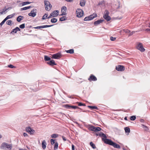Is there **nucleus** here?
I'll return each mask as SVG.
<instances>
[{"label":"nucleus","mask_w":150,"mask_h":150,"mask_svg":"<svg viewBox=\"0 0 150 150\" xmlns=\"http://www.w3.org/2000/svg\"><path fill=\"white\" fill-rule=\"evenodd\" d=\"M44 2L45 3V10L47 11H50L52 7V5L48 1L45 0L44 1Z\"/></svg>","instance_id":"1"},{"label":"nucleus","mask_w":150,"mask_h":150,"mask_svg":"<svg viewBox=\"0 0 150 150\" xmlns=\"http://www.w3.org/2000/svg\"><path fill=\"white\" fill-rule=\"evenodd\" d=\"M0 148L1 149L6 150L9 148V144L6 142H3L1 145Z\"/></svg>","instance_id":"2"},{"label":"nucleus","mask_w":150,"mask_h":150,"mask_svg":"<svg viewBox=\"0 0 150 150\" xmlns=\"http://www.w3.org/2000/svg\"><path fill=\"white\" fill-rule=\"evenodd\" d=\"M89 129L91 131L97 132L100 131L101 128L99 127H96L94 126H91L89 127Z\"/></svg>","instance_id":"3"},{"label":"nucleus","mask_w":150,"mask_h":150,"mask_svg":"<svg viewBox=\"0 0 150 150\" xmlns=\"http://www.w3.org/2000/svg\"><path fill=\"white\" fill-rule=\"evenodd\" d=\"M102 140L103 141L104 143L107 144L112 146L113 142L112 141L111 139L106 138H102Z\"/></svg>","instance_id":"4"},{"label":"nucleus","mask_w":150,"mask_h":150,"mask_svg":"<svg viewBox=\"0 0 150 150\" xmlns=\"http://www.w3.org/2000/svg\"><path fill=\"white\" fill-rule=\"evenodd\" d=\"M62 55L61 53L58 52L52 55V58L54 59H59L62 57Z\"/></svg>","instance_id":"5"},{"label":"nucleus","mask_w":150,"mask_h":150,"mask_svg":"<svg viewBox=\"0 0 150 150\" xmlns=\"http://www.w3.org/2000/svg\"><path fill=\"white\" fill-rule=\"evenodd\" d=\"M137 49L142 52L144 51L145 50L143 47L142 44L141 43H139L137 47Z\"/></svg>","instance_id":"6"},{"label":"nucleus","mask_w":150,"mask_h":150,"mask_svg":"<svg viewBox=\"0 0 150 150\" xmlns=\"http://www.w3.org/2000/svg\"><path fill=\"white\" fill-rule=\"evenodd\" d=\"M37 9H34L31 11L30 13L28 14V15L32 17H34L36 15Z\"/></svg>","instance_id":"7"},{"label":"nucleus","mask_w":150,"mask_h":150,"mask_svg":"<svg viewBox=\"0 0 150 150\" xmlns=\"http://www.w3.org/2000/svg\"><path fill=\"white\" fill-rule=\"evenodd\" d=\"M77 13L76 16L79 18H80L82 17L84 14L83 11L81 9H79L78 11H76Z\"/></svg>","instance_id":"8"},{"label":"nucleus","mask_w":150,"mask_h":150,"mask_svg":"<svg viewBox=\"0 0 150 150\" xmlns=\"http://www.w3.org/2000/svg\"><path fill=\"white\" fill-rule=\"evenodd\" d=\"M26 131L27 132H29L31 135L33 134L35 132V130L31 128L30 127L26 128Z\"/></svg>","instance_id":"9"},{"label":"nucleus","mask_w":150,"mask_h":150,"mask_svg":"<svg viewBox=\"0 0 150 150\" xmlns=\"http://www.w3.org/2000/svg\"><path fill=\"white\" fill-rule=\"evenodd\" d=\"M116 69L118 71H122L125 70V68L123 66L118 65V66H116Z\"/></svg>","instance_id":"10"},{"label":"nucleus","mask_w":150,"mask_h":150,"mask_svg":"<svg viewBox=\"0 0 150 150\" xmlns=\"http://www.w3.org/2000/svg\"><path fill=\"white\" fill-rule=\"evenodd\" d=\"M67 10V7L65 6H62L61 8V12L62 13L60 15L63 16L66 15L67 14L66 13Z\"/></svg>","instance_id":"11"},{"label":"nucleus","mask_w":150,"mask_h":150,"mask_svg":"<svg viewBox=\"0 0 150 150\" xmlns=\"http://www.w3.org/2000/svg\"><path fill=\"white\" fill-rule=\"evenodd\" d=\"M21 29L18 27H16L15 28L13 29L11 32L10 33V34H14L16 33L17 31H21Z\"/></svg>","instance_id":"12"},{"label":"nucleus","mask_w":150,"mask_h":150,"mask_svg":"<svg viewBox=\"0 0 150 150\" xmlns=\"http://www.w3.org/2000/svg\"><path fill=\"white\" fill-rule=\"evenodd\" d=\"M88 80L90 81H95L97 80V79L96 77L93 74H91L88 79Z\"/></svg>","instance_id":"13"},{"label":"nucleus","mask_w":150,"mask_h":150,"mask_svg":"<svg viewBox=\"0 0 150 150\" xmlns=\"http://www.w3.org/2000/svg\"><path fill=\"white\" fill-rule=\"evenodd\" d=\"M59 11L58 10H55L52 12L50 14L52 15L53 17L57 16L58 15Z\"/></svg>","instance_id":"14"},{"label":"nucleus","mask_w":150,"mask_h":150,"mask_svg":"<svg viewBox=\"0 0 150 150\" xmlns=\"http://www.w3.org/2000/svg\"><path fill=\"white\" fill-rule=\"evenodd\" d=\"M47 63L50 65L52 66L54 65H57V64H56L54 61L53 60H51L47 62Z\"/></svg>","instance_id":"15"},{"label":"nucleus","mask_w":150,"mask_h":150,"mask_svg":"<svg viewBox=\"0 0 150 150\" xmlns=\"http://www.w3.org/2000/svg\"><path fill=\"white\" fill-rule=\"evenodd\" d=\"M105 21L104 19H98L97 21H96L94 22V24L95 25H97L101 23L102 22Z\"/></svg>","instance_id":"16"},{"label":"nucleus","mask_w":150,"mask_h":150,"mask_svg":"<svg viewBox=\"0 0 150 150\" xmlns=\"http://www.w3.org/2000/svg\"><path fill=\"white\" fill-rule=\"evenodd\" d=\"M112 146L117 149H120L121 148L120 146L114 142H113Z\"/></svg>","instance_id":"17"},{"label":"nucleus","mask_w":150,"mask_h":150,"mask_svg":"<svg viewBox=\"0 0 150 150\" xmlns=\"http://www.w3.org/2000/svg\"><path fill=\"white\" fill-rule=\"evenodd\" d=\"M46 143L45 140H43L42 143V147L43 149H45L46 147Z\"/></svg>","instance_id":"18"},{"label":"nucleus","mask_w":150,"mask_h":150,"mask_svg":"<svg viewBox=\"0 0 150 150\" xmlns=\"http://www.w3.org/2000/svg\"><path fill=\"white\" fill-rule=\"evenodd\" d=\"M9 19V15L8 16L3 20V21L0 23V25L1 26L2 25L6 22V21L8 19Z\"/></svg>","instance_id":"19"},{"label":"nucleus","mask_w":150,"mask_h":150,"mask_svg":"<svg viewBox=\"0 0 150 150\" xmlns=\"http://www.w3.org/2000/svg\"><path fill=\"white\" fill-rule=\"evenodd\" d=\"M98 136L100 137H102V138L104 139L107 138V137L105 134L103 132H101L99 134Z\"/></svg>","instance_id":"20"},{"label":"nucleus","mask_w":150,"mask_h":150,"mask_svg":"<svg viewBox=\"0 0 150 150\" xmlns=\"http://www.w3.org/2000/svg\"><path fill=\"white\" fill-rule=\"evenodd\" d=\"M24 18V17L21 16H19L17 18V21L18 22H20L21 20H22Z\"/></svg>","instance_id":"21"},{"label":"nucleus","mask_w":150,"mask_h":150,"mask_svg":"<svg viewBox=\"0 0 150 150\" xmlns=\"http://www.w3.org/2000/svg\"><path fill=\"white\" fill-rule=\"evenodd\" d=\"M86 1L85 0H81L80 3V5L82 7H83L85 5Z\"/></svg>","instance_id":"22"},{"label":"nucleus","mask_w":150,"mask_h":150,"mask_svg":"<svg viewBox=\"0 0 150 150\" xmlns=\"http://www.w3.org/2000/svg\"><path fill=\"white\" fill-rule=\"evenodd\" d=\"M33 7L32 6H28L25 7L23 8H21L20 9L21 11H22L23 10H25L30 8H32Z\"/></svg>","instance_id":"23"},{"label":"nucleus","mask_w":150,"mask_h":150,"mask_svg":"<svg viewBox=\"0 0 150 150\" xmlns=\"http://www.w3.org/2000/svg\"><path fill=\"white\" fill-rule=\"evenodd\" d=\"M97 16V15L96 14H94V13H93V14L89 16V17L90 20H91L93 19L94 18L96 17Z\"/></svg>","instance_id":"24"},{"label":"nucleus","mask_w":150,"mask_h":150,"mask_svg":"<svg viewBox=\"0 0 150 150\" xmlns=\"http://www.w3.org/2000/svg\"><path fill=\"white\" fill-rule=\"evenodd\" d=\"M66 52L67 53L71 54H72L74 52V51L73 49H71L67 50H66Z\"/></svg>","instance_id":"25"},{"label":"nucleus","mask_w":150,"mask_h":150,"mask_svg":"<svg viewBox=\"0 0 150 150\" xmlns=\"http://www.w3.org/2000/svg\"><path fill=\"white\" fill-rule=\"evenodd\" d=\"M44 60L46 61H50L51 60V58L47 56H44Z\"/></svg>","instance_id":"26"},{"label":"nucleus","mask_w":150,"mask_h":150,"mask_svg":"<svg viewBox=\"0 0 150 150\" xmlns=\"http://www.w3.org/2000/svg\"><path fill=\"white\" fill-rule=\"evenodd\" d=\"M124 129L126 133H129L130 132V129L129 127H125Z\"/></svg>","instance_id":"27"},{"label":"nucleus","mask_w":150,"mask_h":150,"mask_svg":"<svg viewBox=\"0 0 150 150\" xmlns=\"http://www.w3.org/2000/svg\"><path fill=\"white\" fill-rule=\"evenodd\" d=\"M64 107L67 109H70L71 108V105L69 104H66L64 105Z\"/></svg>","instance_id":"28"},{"label":"nucleus","mask_w":150,"mask_h":150,"mask_svg":"<svg viewBox=\"0 0 150 150\" xmlns=\"http://www.w3.org/2000/svg\"><path fill=\"white\" fill-rule=\"evenodd\" d=\"M76 103L78 104V105L79 106H86V104L85 103H83L81 102H77Z\"/></svg>","instance_id":"29"},{"label":"nucleus","mask_w":150,"mask_h":150,"mask_svg":"<svg viewBox=\"0 0 150 150\" xmlns=\"http://www.w3.org/2000/svg\"><path fill=\"white\" fill-rule=\"evenodd\" d=\"M57 19L55 18H53L51 19V22L52 23H55L57 22Z\"/></svg>","instance_id":"30"},{"label":"nucleus","mask_w":150,"mask_h":150,"mask_svg":"<svg viewBox=\"0 0 150 150\" xmlns=\"http://www.w3.org/2000/svg\"><path fill=\"white\" fill-rule=\"evenodd\" d=\"M67 20V18H66V16H63L62 17L60 18H59V21H66Z\"/></svg>","instance_id":"31"},{"label":"nucleus","mask_w":150,"mask_h":150,"mask_svg":"<svg viewBox=\"0 0 150 150\" xmlns=\"http://www.w3.org/2000/svg\"><path fill=\"white\" fill-rule=\"evenodd\" d=\"M90 145L93 149H95L96 148L95 144H93V142H91L90 143Z\"/></svg>","instance_id":"32"},{"label":"nucleus","mask_w":150,"mask_h":150,"mask_svg":"<svg viewBox=\"0 0 150 150\" xmlns=\"http://www.w3.org/2000/svg\"><path fill=\"white\" fill-rule=\"evenodd\" d=\"M88 107L91 109H95L98 110V108L96 106H88Z\"/></svg>","instance_id":"33"},{"label":"nucleus","mask_w":150,"mask_h":150,"mask_svg":"<svg viewBox=\"0 0 150 150\" xmlns=\"http://www.w3.org/2000/svg\"><path fill=\"white\" fill-rule=\"evenodd\" d=\"M58 137V135L55 134H53L51 135V137L52 138H57Z\"/></svg>","instance_id":"34"},{"label":"nucleus","mask_w":150,"mask_h":150,"mask_svg":"<svg viewBox=\"0 0 150 150\" xmlns=\"http://www.w3.org/2000/svg\"><path fill=\"white\" fill-rule=\"evenodd\" d=\"M54 25H42V28H43L47 27H50L53 26Z\"/></svg>","instance_id":"35"},{"label":"nucleus","mask_w":150,"mask_h":150,"mask_svg":"<svg viewBox=\"0 0 150 150\" xmlns=\"http://www.w3.org/2000/svg\"><path fill=\"white\" fill-rule=\"evenodd\" d=\"M31 3V2H29L28 1H25V2H23L22 3H21V4H22V6H24V5H26V4H30Z\"/></svg>","instance_id":"36"},{"label":"nucleus","mask_w":150,"mask_h":150,"mask_svg":"<svg viewBox=\"0 0 150 150\" xmlns=\"http://www.w3.org/2000/svg\"><path fill=\"white\" fill-rule=\"evenodd\" d=\"M130 119L132 121L136 119V116L134 115L130 117Z\"/></svg>","instance_id":"37"},{"label":"nucleus","mask_w":150,"mask_h":150,"mask_svg":"<svg viewBox=\"0 0 150 150\" xmlns=\"http://www.w3.org/2000/svg\"><path fill=\"white\" fill-rule=\"evenodd\" d=\"M142 127L144 128V129L145 131H147L149 129L146 126L144 125H142Z\"/></svg>","instance_id":"38"},{"label":"nucleus","mask_w":150,"mask_h":150,"mask_svg":"<svg viewBox=\"0 0 150 150\" xmlns=\"http://www.w3.org/2000/svg\"><path fill=\"white\" fill-rule=\"evenodd\" d=\"M58 144L57 142H56L55 143L54 146V149H57L58 148Z\"/></svg>","instance_id":"39"},{"label":"nucleus","mask_w":150,"mask_h":150,"mask_svg":"<svg viewBox=\"0 0 150 150\" xmlns=\"http://www.w3.org/2000/svg\"><path fill=\"white\" fill-rule=\"evenodd\" d=\"M105 19L107 21H108L111 20V18L110 16H108L107 17L105 18Z\"/></svg>","instance_id":"40"},{"label":"nucleus","mask_w":150,"mask_h":150,"mask_svg":"<svg viewBox=\"0 0 150 150\" xmlns=\"http://www.w3.org/2000/svg\"><path fill=\"white\" fill-rule=\"evenodd\" d=\"M25 23H23L19 25V28L21 29H23L25 28Z\"/></svg>","instance_id":"41"},{"label":"nucleus","mask_w":150,"mask_h":150,"mask_svg":"<svg viewBox=\"0 0 150 150\" xmlns=\"http://www.w3.org/2000/svg\"><path fill=\"white\" fill-rule=\"evenodd\" d=\"M48 16V14L45 13V15L43 16L42 18V19L44 20L47 18Z\"/></svg>","instance_id":"42"},{"label":"nucleus","mask_w":150,"mask_h":150,"mask_svg":"<svg viewBox=\"0 0 150 150\" xmlns=\"http://www.w3.org/2000/svg\"><path fill=\"white\" fill-rule=\"evenodd\" d=\"M71 108L73 109H79L81 110V109L79 108V107H78L77 106H74V105H71Z\"/></svg>","instance_id":"43"},{"label":"nucleus","mask_w":150,"mask_h":150,"mask_svg":"<svg viewBox=\"0 0 150 150\" xmlns=\"http://www.w3.org/2000/svg\"><path fill=\"white\" fill-rule=\"evenodd\" d=\"M6 9H3V10L1 11H0V16L4 13H5V12L6 11Z\"/></svg>","instance_id":"44"},{"label":"nucleus","mask_w":150,"mask_h":150,"mask_svg":"<svg viewBox=\"0 0 150 150\" xmlns=\"http://www.w3.org/2000/svg\"><path fill=\"white\" fill-rule=\"evenodd\" d=\"M55 140L52 139H50V142L52 145L54 144L55 142H54Z\"/></svg>","instance_id":"45"},{"label":"nucleus","mask_w":150,"mask_h":150,"mask_svg":"<svg viewBox=\"0 0 150 150\" xmlns=\"http://www.w3.org/2000/svg\"><path fill=\"white\" fill-rule=\"evenodd\" d=\"M84 21H88L90 20V19L89 18V17L88 16H87L86 17L83 19Z\"/></svg>","instance_id":"46"},{"label":"nucleus","mask_w":150,"mask_h":150,"mask_svg":"<svg viewBox=\"0 0 150 150\" xmlns=\"http://www.w3.org/2000/svg\"><path fill=\"white\" fill-rule=\"evenodd\" d=\"M33 28L36 29H40L41 28H42V25L40 26H37L36 27H34Z\"/></svg>","instance_id":"47"},{"label":"nucleus","mask_w":150,"mask_h":150,"mask_svg":"<svg viewBox=\"0 0 150 150\" xmlns=\"http://www.w3.org/2000/svg\"><path fill=\"white\" fill-rule=\"evenodd\" d=\"M124 31L126 33H129L130 32V31L128 29L124 30Z\"/></svg>","instance_id":"48"},{"label":"nucleus","mask_w":150,"mask_h":150,"mask_svg":"<svg viewBox=\"0 0 150 150\" xmlns=\"http://www.w3.org/2000/svg\"><path fill=\"white\" fill-rule=\"evenodd\" d=\"M110 38V40L111 41H114L116 39V38L113 37H111Z\"/></svg>","instance_id":"49"},{"label":"nucleus","mask_w":150,"mask_h":150,"mask_svg":"<svg viewBox=\"0 0 150 150\" xmlns=\"http://www.w3.org/2000/svg\"><path fill=\"white\" fill-rule=\"evenodd\" d=\"M16 67V66H14L12 64H10V68H15Z\"/></svg>","instance_id":"50"},{"label":"nucleus","mask_w":150,"mask_h":150,"mask_svg":"<svg viewBox=\"0 0 150 150\" xmlns=\"http://www.w3.org/2000/svg\"><path fill=\"white\" fill-rule=\"evenodd\" d=\"M105 12H106V13H105V14L108 15L109 14V12L107 10H106L105 11Z\"/></svg>","instance_id":"51"},{"label":"nucleus","mask_w":150,"mask_h":150,"mask_svg":"<svg viewBox=\"0 0 150 150\" xmlns=\"http://www.w3.org/2000/svg\"><path fill=\"white\" fill-rule=\"evenodd\" d=\"M72 150H75V146L73 144L71 146Z\"/></svg>","instance_id":"52"},{"label":"nucleus","mask_w":150,"mask_h":150,"mask_svg":"<svg viewBox=\"0 0 150 150\" xmlns=\"http://www.w3.org/2000/svg\"><path fill=\"white\" fill-rule=\"evenodd\" d=\"M62 137L64 141H66L67 140V139L65 137H64L63 136H62Z\"/></svg>","instance_id":"53"},{"label":"nucleus","mask_w":150,"mask_h":150,"mask_svg":"<svg viewBox=\"0 0 150 150\" xmlns=\"http://www.w3.org/2000/svg\"><path fill=\"white\" fill-rule=\"evenodd\" d=\"M23 135L25 137H27L28 136L27 134V133H23Z\"/></svg>","instance_id":"54"},{"label":"nucleus","mask_w":150,"mask_h":150,"mask_svg":"<svg viewBox=\"0 0 150 150\" xmlns=\"http://www.w3.org/2000/svg\"><path fill=\"white\" fill-rule=\"evenodd\" d=\"M65 0L67 2H72L74 0Z\"/></svg>","instance_id":"55"},{"label":"nucleus","mask_w":150,"mask_h":150,"mask_svg":"<svg viewBox=\"0 0 150 150\" xmlns=\"http://www.w3.org/2000/svg\"><path fill=\"white\" fill-rule=\"evenodd\" d=\"M52 15L51 14H50V16L47 18H51L52 17H53L52 16Z\"/></svg>","instance_id":"56"},{"label":"nucleus","mask_w":150,"mask_h":150,"mask_svg":"<svg viewBox=\"0 0 150 150\" xmlns=\"http://www.w3.org/2000/svg\"><path fill=\"white\" fill-rule=\"evenodd\" d=\"M134 33V31H132V32L131 33H130V34H129V36H130L132 35H133V33Z\"/></svg>","instance_id":"57"},{"label":"nucleus","mask_w":150,"mask_h":150,"mask_svg":"<svg viewBox=\"0 0 150 150\" xmlns=\"http://www.w3.org/2000/svg\"><path fill=\"white\" fill-rule=\"evenodd\" d=\"M108 16V15H107L105 14L104 15L103 17L105 18L107 17V16Z\"/></svg>","instance_id":"58"},{"label":"nucleus","mask_w":150,"mask_h":150,"mask_svg":"<svg viewBox=\"0 0 150 150\" xmlns=\"http://www.w3.org/2000/svg\"><path fill=\"white\" fill-rule=\"evenodd\" d=\"M6 24L8 25H9V20L7 21L6 22Z\"/></svg>","instance_id":"59"},{"label":"nucleus","mask_w":150,"mask_h":150,"mask_svg":"<svg viewBox=\"0 0 150 150\" xmlns=\"http://www.w3.org/2000/svg\"><path fill=\"white\" fill-rule=\"evenodd\" d=\"M145 31H150V29H149V28L146 29L145 30Z\"/></svg>","instance_id":"60"},{"label":"nucleus","mask_w":150,"mask_h":150,"mask_svg":"<svg viewBox=\"0 0 150 150\" xmlns=\"http://www.w3.org/2000/svg\"><path fill=\"white\" fill-rule=\"evenodd\" d=\"M140 121L141 122H144V120L143 119H141L140 120Z\"/></svg>","instance_id":"61"},{"label":"nucleus","mask_w":150,"mask_h":150,"mask_svg":"<svg viewBox=\"0 0 150 150\" xmlns=\"http://www.w3.org/2000/svg\"><path fill=\"white\" fill-rule=\"evenodd\" d=\"M10 150L11 149V148L12 147V145L11 144H10Z\"/></svg>","instance_id":"62"},{"label":"nucleus","mask_w":150,"mask_h":150,"mask_svg":"<svg viewBox=\"0 0 150 150\" xmlns=\"http://www.w3.org/2000/svg\"><path fill=\"white\" fill-rule=\"evenodd\" d=\"M124 120H127V117H125Z\"/></svg>","instance_id":"63"},{"label":"nucleus","mask_w":150,"mask_h":150,"mask_svg":"<svg viewBox=\"0 0 150 150\" xmlns=\"http://www.w3.org/2000/svg\"><path fill=\"white\" fill-rule=\"evenodd\" d=\"M19 150H27L26 149H19Z\"/></svg>","instance_id":"64"}]
</instances>
